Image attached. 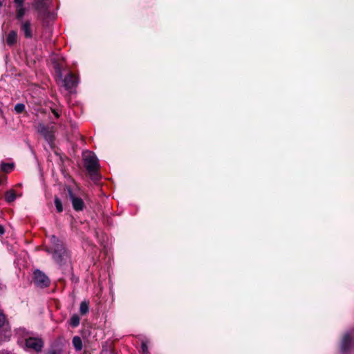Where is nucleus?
<instances>
[{
  "instance_id": "1",
  "label": "nucleus",
  "mask_w": 354,
  "mask_h": 354,
  "mask_svg": "<svg viewBox=\"0 0 354 354\" xmlns=\"http://www.w3.org/2000/svg\"><path fill=\"white\" fill-rule=\"evenodd\" d=\"M50 246L46 251L52 254L53 259L59 266L70 265V254L63 243L54 235L50 236Z\"/></svg>"
},
{
  "instance_id": "2",
  "label": "nucleus",
  "mask_w": 354,
  "mask_h": 354,
  "mask_svg": "<svg viewBox=\"0 0 354 354\" xmlns=\"http://www.w3.org/2000/svg\"><path fill=\"white\" fill-rule=\"evenodd\" d=\"M55 70L57 77L62 81V86L69 92L75 88L78 84V77L73 73H68L64 79H62V73L61 67L57 64L55 66Z\"/></svg>"
},
{
  "instance_id": "3",
  "label": "nucleus",
  "mask_w": 354,
  "mask_h": 354,
  "mask_svg": "<svg viewBox=\"0 0 354 354\" xmlns=\"http://www.w3.org/2000/svg\"><path fill=\"white\" fill-rule=\"evenodd\" d=\"M84 165L91 175H95L99 169L98 159L94 153L90 151H84L82 153Z\"/></svg>"
},
{
  "instance_id": "4",
  "label": "nucleus",
  "mask_w": 354,
  "mask_h": 354,
  "mask_svg": "<svg viewBox=\"0 0 354 354\" xmlns=\"http://www.w3.org/2000/svg\"><path fill=\"white\" fill-rule=\"evenodd\" d=\"M354 346V329L346 332L342 340L340 351L342 354H348V351Z\"/></svg>"
},
{
  "instance_id": "5",
  "label": "nucleus",
  "mask_w": 354,
  "mask_h": 354,
  "mask_svg": "<svg viewBox=\"0 0 354 354\" xmlns=\"http://www.w3.org/2000/svg\"><path fill=\"white\" fill-rule=\"evenodd\" d=\"M21 347L25 350H32L39 352L44 347V342L41 338L29 337L26 339Z\"/></svg>"
},
{
  "instance_id": "6",
  "label": "nucleus",
  "mask_w": 354,
  "mask_h": 354,
  "mask_svg": "<svg viewBox=\"0 0 354 354\" xmlns=\"http://www.w3.org/2000/svg\"><path fill=\"white\" fill-rule=\"evenodd\" d=\"M51 3L50 0H34L33 6L41 15L46 17L48 15Z\"/></svg>"
},
{
  "instance_id": "7",
  "label": "nucleus",
  "mask_w": 354,
  "mask_h": 354,
  "mask_svg": "<svg viewBox=\"0 0 354 354\" xmlns=\"http://www.w3.org/2000/svg\"><path fill=\"white\" fill-rule=\"evenodd\" d=\"M37 131L41 134L45 140L51 145L54 140V130L53 127L50 129L48 127L45 126L43 124H39L37 127Z\"/></svg>"
},
{
  "instance_id": "8",
  "label": "nucleus",
  "mask_w": 354,
  "mask_h": 354,
  "mask_svg": "<svg viewBox=\"0 0 354 354\" xmlns=\"http://www.w3.org/2000/svg\"><path fill=\"white\" fill-rule=\"evenodd\" d=\"M34 282L39 287H47L49 285L48 277L41 271L37 270L34 272Z\"/></svg>"
},
{
  "instance_id": "9",
  "label": "nucleus",
  "mask_w": 354,
  "mask_h": 354,
  "mask_svg": "<svg viewBox=\"0 0 354 354\" xmlns=\"http://www.w3.org/2000/svg\"><path fill=\"white\" fill-rule=\"evenodd\" d=\"M68 194L74 209L76 211H82L84 207L83 200L76 196L71 189L68 190Z\"/></svg>"
},
{
  "instance_id": "10",
  "label": "nucleus",
  "mask_w": 354,
  "mask_h": 354,
  "mask_svg": "<svg viewBox=\"0 0 354 354\" xmlns=\"http://www.w3.org/2000/svg\"><path fill=\"white\" fill-rule=\"evenodd\" d=\"M15 335L17 338V343L20 346L24 344L26 339L30 337L28 331L24 328L17 329Z\"/></svg>"
},
{
  "instance_id": "11",
  "label": "nucleus",
  "mask_w": 354,
  "mask_h": 354,
  "mask_svg": "<svg viewBox=\"0 0 354 354\" xmlns=\"http://www.w3.org/2000/svg\"><path fill=\"white\" fill-rule=\"evenodd\" d=\"M21 30L24 33V35L27 38L32 37V32L30 29V24L28 21H26L21 25Z\"/></svg>"
},
{
  "instance_id": "12",
  "label": "nucleus",
  "mask_w": 354,
  "mask_h": 354,
  "mask_svg": "<svg viewBox=\"0 0 354 354\" xmlns=\"http://www.w3.org/2000/svg\"><path fill=\"white\" fill-rule=\"evenodd\" d=\"M17 34L15 31H10L6 38V43L9 46H12L17 42Z\"/></svg>"
},
{
  "instance_id": "13",
  "label": "nucleus",
  "mask_w": 354,
  "mask_h": 354,
  "mask_svg": "<svg viewBox=\"0 0 354 354\" xmlns=\"http://www.w3.org/2000/svg\"><path fill=\"white\" fill-rule=\"evenodd\" d=\"M73 345L77 351H80L82 348V341L79 336H75L72 340Z\"/></svg>"
},
{
  "instance_id": "14",
  "label": "nucleus",
  "mask_w": 354,
  "mask_h": 354,
  "mask_svg": "<svg viewBox=\"0 0 354 354\" xmlns=\"http://www.w3.org/2000/svg\"><path fill=\"white\" fill-rule=\"evenodd\" d=\"M1 169L3 171L6 173H10L14 169V164L2 162L1 164Z\"/></svg>"
},
{
  "instance_id": "15",
  "label": "nucleus",
  "mask_w": 354,
  "mask_h": 354,
  "mask_svg": "<svg viewBox=\"0 0 354 354\" xmlns=\"http://www.w3.org/2000/svg\"><path fill=\"white\" fill-rule=\"evenodd\" d=\"M5 198L7 202L11 203L16 199V194L13 190H10L6 192Z\"/></svg>"
},
{
  "instance_id": "16",
  "label": "nucleus",
  "mask_w": 354,
  "mask_h": 354,
  "mask_svg": "<svg viewBox=\"0 0 354 354\" xmlns=\"http://www.w3.org/2000/svg\"><path fill=\"white\" fill-rule=\"evenodd\" d=\"M88 303L86 301H82L80 306V312L82 315H86L88 312Z\"/></svg>"
},
{
  "instance_id": "17",
  "label": "nucleus",
  "mask_w": 354,
  "mask_h": 354,
  "mask_svg": "<svg viewBox=\"0 0 354 354\" xmlns=\"http://www.w3.org/2000/svg\"><path fill=\"white\" fill-rule=\"evenodd\" d=\"M80 319L76 314L72 315L70 319V324L73 327H77L80 324Z\"/></svg>"
},
{
  "instance_id": "18",
  "label": "nucleus",
  "mask_w": 354,
  "mask_h": 354,
  "mask_svg": "<svg viewBox=\"0 0 354 354\" xmlns=\"http://www.w3.org/2000/svg\"><path fill=\"white\" fill-rule=\"evenodd\" d=\"M11 333L10 330H5L3 334L2 332H0V342L8 341L10 338Z\"/></svg>"
},
{
  "instance_id": "19",
  "label": "nucleus",
  "mask_w": 354,
  "mask_h": 354,
  "mask_svg": "<svg viewBox=\"0 0 354 354\" xmlns=\"http://www.w3.org/2000/svg\"><path fill=\"white\" fill-rule=\"evenodd\" d=\"M25 14V8H24V5L17 6V17L18 19H21Z\"/></svg>"
},
{
  "instance_id": "20",
  "label": "nucleus",
  "mask_w": 354,
  "mask_h": 354,
  "mask_svg": "<svg viewBox=\"0 0 354 354\" xmlns=\"http://www.w3.org/2000/svg\"><path fill=\"white\" fill-rule=\"evenodd\" d=\"M55 205L58 212H62V204L59 198H58L57 197L55 198Z\"/></svg>"
},
{
  "instance_id": "21",
  "label": "nucleus",
  "mask_w": 354,
  "mask_h": 354,
  "mask_svg": "<svg viewBox=\"0 0 354 354\" xmlns=\"http://www.w3.org/2000/svg\"><path fill=\"white\" fill-rule=\"evenodd\" d=\"M25 109V105L22 103L17 104L15 106V111L17 113H22Z\"/></svg>"
},
{
  "instance_id": "22",
  "label": "nucleus",
  "mask_w": 354,
  "mask_h": 354,
  "mask_svg": "<svg viewBox=\"0 0 354 354\" xmlns=\"http://www.w3.org/2000/svg\"><path fill=\"white\" fill-rule=\"evenodd\" d=\"M47 354H62V350L60 348H51L49 349Z\"/></svg>"
},
{
  "instance_id": "23",
  "label": "nucleus",
  "mask_w": 354,
  "mask_h": 354,
  "mask_svg": "<svg viewBox=\"0 0 354 354\" xmlns=\"http://www.w3.org/2000/svg\"><path fill=\"white\" fill-rule=\"evenodd\" d=\"M141 348L144 354L148 353V346L146 342H142Z\"/></svg>"
},
{
  "instance_id": "24",
  "label": "nucleus",
  "mask_w": 354,
  "mask_h": 354,
  "mask_svg": "<svg viewBox=\"0 0 354 354\" xmlns=\"http://www.w3.org/2000/svg\"><path fill=\"white\" fill-rule=\"evenodd\" d=\"M6 322V318L4 315L0 312V328Z\"/></svg>"
},
{
  "instance_id": "25",
  "label": "nucleus",
  "mask_w": 354,
  "mask_h": 354,
  "mask_svg": "<svg viewBox=\"0 0 354 354\" xmlns=\"http://www.w3.org/2000/svg\"><path fill=\"white\" fill-rule=\"evenodd\" d=\"M17 6H21L24 3V0H14Z\"/></svg>"
},
{
  "instance_id": "26",
  "label": "nucleus",
  "mask_w": 354,
  "mask_h": 354,
  "mask_svg": "<svg viewBox=\"0 0 354 354\" xmlns=\"http://www.w3.org/2000/svg\"><path fill=\"white\" fill-rule=\"evenodd\" d=\"M53 113H54V115H55L56 118H59V115L58 112L56 111L55 110H53Z\"/></svg>"
},
{
  "instance_id": "27",
  "label": "nucleus",
  "mask_w": 354,
  "mask_h": 354,
  "mask_svg": "<svg viewBox=\"0 0 354 354\" xmlns=\"http://www.w3.org/2000/svg\"><path fill=\"white\" fill-rule=\"evenodd\" d=\"M4 233V229L2 226L0 225V235Z\"/></svg>"
},
{
  "instance_id": "28",
  "label": "nucleus",
  "mask_w": 354,
  "mask_h": 354,
  "mask_svg": "<svg viewBox=\"0 0 354 354\" xmlns=\"http://www.w3.org/2000/svg\"><path fill=\"white\" fill-rule=\"evenodd\" d=\"M2 181H3V178L1 177H0V185L2 183Z\"/></svg>"
}]
</instances>
